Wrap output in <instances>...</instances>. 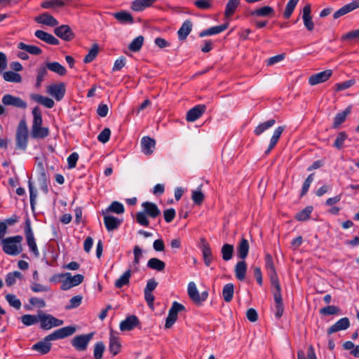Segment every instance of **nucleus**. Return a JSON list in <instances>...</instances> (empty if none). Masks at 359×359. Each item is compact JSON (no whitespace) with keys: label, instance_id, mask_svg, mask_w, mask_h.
Returning <instances> with one entry per match:
<instances>
[{"label":"nucleus","instance_id":"nucleus-1","mask_svg":"<svg viewBox=\"0 0 359 359\" xmlns=\"http://www.w3.org/2000/svg\"><path fill=\"white\" fill-rule=\"evenodd\" d=\"M33 121L30 135L35 140H43L50 134L49 128L42 126L43 118L40 108L36 106L32 109Z\"/></svg>","mask_w":359,"mask_h":359},{"label":"nucleus","instance_id":"nucleus-2","mask_svg":"<svg viewBox=\"0 0 359 359\" xmlns=\"http://www.w3.org/2000/svg\"><path fill=\"white\" fill-rule=\"evenodd\" d=\"M22 241V236L17 235L15 236L8 237L1 241V246L3 251L12 256H16L22 251L20 243Z\"/></svg>","mask_w":359,"mask_h":359},{"label":"nucleus","instance_id":"nucleus-3","mask_svg":"<svg viewBox=\"0 0 359 359\" xmlns=\"http://www.w3.org/2000/svg\"><path fill=\"white\" fill-rule=\"evenodd\" d=\"M29 133L25 119H21L18 125L15 134V149L25 151L28 144Z\"/></svg>","mask_w":359,"mask_h":359},{"label":"nucleus","instance_id":"nucleus-4","mask_svg":"<svg viewBox=\"0 0 359 359\" xmlns=\"http://www.w3.org/2000/svg\"><path fill=\"white\" fill-rule=\"evenodd\" d=\"M188 295L196 305L201 306L207 299L208 292L203 291L199 294L196 284L194 282H190L188 285Z\"/></svg>","mask_w":359,"mask_h":359},{"label":"nucleus","instance_id":"nucleus-5","mask_svg":"<svg viewBox=\"0 0 359 359\" xmlns=\"http://www.w3.org/2000/svg\"><path fill=\"white\" fill-rule=\"evenodd\" d=\"M65 279L61 280L62 285L60 289L62 290H68L73 287L80 285L84 280V276L82 274H76L74 276L71 273H65Z\"/></svg>","mask_w":359,"mask_h":359},{"label":"nucleus","instance_id":"nucleus-6","mask_svg":"<svg viewBox=\"0 0 359 359\" xmlns=\"http://www.w3.org/2000/svg\"><path fill=\"white\" fill-rule=\"evenodd\" d=\"M184 310L185 307L182 304L178 303L177 302H174L166 318L165 324V328L171 327L177 318V313Z\"/></svg>","mask_w":359,"mask_h":359},{"label":"nucleus","instance_id":"nucleus-7","mask_svg":"<svg viewBox=\"0 0 359 359\" xmlns=\"http://www.w3.org/2000/svg\"><path fill=\"white\" fill-rule=\"evenodd\" d=\"M47 92L57 101H60L63 99L65 95L66 85L63 82L50 85L48 86Z\"/></svg>","mask_w":359,"mask_h":359},{"label":"nucleus","instance_id":"nucleus-8","mask_svg":"<svg viewBox=\"0 0 359 359\" xmlns=\"http://www.w3.org/2000/svg\"><path fill=\"white\" fill-rule=\"evenodd\" d=\"M54 33L57 36L65 41H70L75 37V34L67 25H62L55 28Z\"/></svg>","mask_w":359,"mask_h":359},{"label":"nucleus","instance_id":"nucleus-9","mask_svg":"<svg viewBox=\"0 0 359 359\" xmlns=\"http://www.w3.org/2000/svg\"><path fill=\"white\" fill-rule=\"evenodd\" d=\"M2 103L6 106H13L15 107L26 109L27 102L19 97H15L10 94L5 95L1 100Z\"/></svg>","mask_w":359,"mask_h":359},{"label":"nucleus","instance_id":"nucleus-10","mask_svg":"<svg viewBox=\"0 0 359 359\" xmlns=\"http://www.w3.org/2000/svg\"><path fill=\"white\" fill-rule=\"evenodd\" d=\"M332 75L331 69H327L319 73L311 75L309 79V83L311 86H315L320 83L325 82Z\"/></svg>","mask_w":359,"mask_h":359},{"label":"nucleus","instance_id":"nucleus-11","mask_svg":"<svg viewBox=\"0 0 359 359\" xmlns=\"http://www.w3.org/2000/svg\"><path fill=\"white\" fill-rule=\"evenodd\" d=\"M57 338H43V340L38 341L35 344H34L32 347L33 351H35L40 354H46L48 353L51 348V343L50 341L55 340Z\"/></svg>","mask_w":359,"mask_h":359},{"label":"nucleus","instance_id":"nucleus-12","mask_svg":"<svg viewBox=\"0 0 359 359\" xmlns=\"http://www.w3.org/2000/svg\"><path fill=\"white\" fill-rule=\"evenodd\" d=\"M205 104H198L189 109L187 113L186 119L187 121L194 122L198 119L205 111Z\"/></svg>","mask_w":359,"mask_h":359},{"label":"nucleus","instance_id":"nucleus-13","mask_svg":"<svg viewBox=\"0 0 359 359\" xmlns=\"http://www.w3.org/2000/svg\"><path fill=\"white\" fill-rule=\"evenodd\" d=\"M102 215H104V224L108 231H113L120 226L122 220L114 216L109 215L103 210Z\"/></svg>","mask_w":359,"mask_h":359},{"label":"nucleus","instance_id":"nucleus-14","mask_svg":"<svg viewBox=\"0 0 359 359\" xmlns=\"http://www.w3.org/2000/svg\"><path fill=\"white\" fill-rule=\"evenodd\" d=\"M350 327V320L347 317L342 318L337 320L334 325L330 327L327 330V334H332L337 332L346 330Z\"/></svg>","mask_w":359,"mask_h":359},{"label":"nucleus","instance_id":"nucleus-15","mask_svg":"<svg viewBox=\"0 0 359 359\" xmlns=\"http://www.w3.org/2000/svg\"><path fill=\"white\" fill-rule=\"evenodd\" d=\"M140 324L138 318L135 315L128 316L120 323V330L121 331H130L137 327Z\"/></svg>","mask_w":359,"mask_h":359},{"label":"nucleus","instance_id":"nucleus-16","mask_svg":"<svg viewBox=\"0 0 359 359\" xmlns=\"http://www.w3.org/2000/svg\"><path fill=\"white\" fill-rule=\"evenodd\" d=\"M302 19L304 25L309 32H312L314 29V23L312 20V16L311 15V4H307L303 8Z\"/></svg>","mask_w":359,"mask_h":359},{"label":"nucleus","instance_id":"nucleus-17","mask_svg":"<svg viewBox=\"0 0 359 359\" xmlns=\"http://www.w3.org/2000/svg\"><path fill=\"white\" fill-rule=\"evenodd\" d=\"M201 251L203 259L206 266H209L214 259L212 249L205 238H201Z\"/></svg>","mask_w":359,"mask_h":359},{"label":"nucleus","instance_id":"nucleus-18","mask_svg":"<svg viewBox=\"0 0 359 359\" xmlns=\"http://www.w3.org/2000/svg\"><path fill=\"white\" fill-rule=\"evenodd\" d=\"M140 144L142 147V151L144 154L151 155L153 154L156 146V141L154 139L149 136H144L142 138Z\"/></svg>","mask_w":359,"mask_h":359},{"label":"nucleus","instance_id":"nucleus-19","mask_svg":"<svg viewBox=\"0 0 359 359\" xmlns=\"http://www.w3.org/2000/svg\"><path fill=\"white\" fill-rule=\"evenodd\" d=\"M250 245L248 241L245 238L242 237L236 246L237 257L241 259H245L248 255Z\"/></svg>","mask_w":359,"mask_h":359},{"label":"nucleus","instance_id":"nucleus-20","mask_svg":"<svg viewBox=\"0 0 359 359\" xmlns=\"http://www.w3.org/2000/svg\"><path fill=\"white\" fill-rule=\"evenodd\" d=\"M142 206L143 211L151 218L155 219L161 215V210L154 203L146 201L142 203Z\"/></svg>","mask_w":359,"mask_h":359},{"label":"nucleus","instance_id":"nucleus-21","mask_svg":"<svg viewBox=\"0 0 359 359\" xmlns=\"http://www.w3.org/2000/svg\"><path fill=\"white\" fill-rule=\"evenodd\" d=\"M34 20L37 23L43 24L50 27H55L59 24L56 18L46 12L36 17Z\"/></svg>","mask_w":359,"mask_h":359},{"label":"nucleus","instance_id":"nucleus-22","mask_svg":"<svg viewBox=\"0 0 359 359\" xmlns=\"http://www.w3.org/2000/svg\"><path fill=\"white\" fill-rule=\"evenodd\" d=\"M359 8V0H355L352 2L342 6L333 14L334 19H337L341 16Z\"/></svg>","mask_w":359,"mask_h":359},{"label":"nucleus","instance_id":"nucleus-23","mask_svg":"<svg viewBox=\"0 0 359 359\" xmlns=\"http://www.w3.org/2000/svg\"><path fill=\"white\" fill-rule=\"evenodd\" d=\"M34 35L36 38L48 44L57 46L60 43L59 40L54 36L43 30H36L34 33Z\"/></svg>","mask_w":359,"mask_h":359},{"label":"nucleus","instance_id":"nucleus-24","mask_svg":"<svg viewBox=\"0 0 359 359\" xmlns=\"http://www.w3.org/2000/svg\"><path fill=\"white\" fill-rule=\"evenodd\" d=\"M76 330V326L69 325L60 328L48 335V337H69L75 333Z\"/></svg>","mask_w":359,"mask_h":359},{"label":"nucleus","instance_id":"nucleus-25","mask_svg":"<svg viewBox=\"0 0 359 359\" xmlns=\"http://www.w3.org/2000/svg\"><path fill=\"white\" fill-rule=\"evenodd\" d=\"M285 128V126H278V128H276L271 138L269 145L264 152L265 155H268L271 152V151L275 147Z\"/></svg>","mask_w":359,"mask_h":359},{"label":"nucleus","instance_id":"nucleus-26","mask_svg":"<svg viewBox=\"0 0 359 359\" xmlns=\"http://www.w3.org/2000/svg\"><path fill=\"white\" fill-rule=\"evenodd\" d=\"M274 14V9L269 6H262L249 13V15L257 17H273Z\"/></svg>","mask_w":359,"mask_h":359},{"label":"nucleus","instance_id":"nucleus-27","mask_svg":"<svg viewBox=\"0 0 359 359\" xmlns=\"http://www.w3.org/2000/svg\"><path fill=\"white\" fill-rule=\"evenodd\" d=\"M228 27H229L228 22H226V23L220 25L211 27L207 29H204L202 32H201L199 33L198 36H199V37H204L206 36L217 34H219V33L224 32V30H226L228 28Z\"/></svg>","mask_w":359,"mask_h":359},{"label":"nucleus","instance_id":"nucleus-28","mask_svg":"<svg viewBox=\"0 0 359 359\" xmlns=\"http://www.w3.org/2000/svg\"><path fill=\"white\" fill-rule=\"evenodd\" d=\"M351 112V106H348L343 111L337 114L334 118L332 128L337 129L345 121L348 115Z\"/></svg>","mask_w":359,"mask_h":359},{"label":"nucleus","instance_id":"nucleus-29","mask_svg":"<svg viewBox=\"0 0 359 359\" xmlns=\"http://www.w3.org/2000/svg\"><path fill=\"white\" fill-rule=\"evenodd\" d=\"M192 22L190 20H185L177 32L180 41H184L187 39L192 29Z\"/></svg>","mask_w":359,"mask_h":359},{"label":"nucleus","instance_id":"nucleus-30","mask_svg":"<svg viewBox=\"0 0 359 359\" xmlns=\"http://www.w3.org/2000/svg\"><path fill=\"white\" fill-rule=\"evenodd\" d=\"M25 236L26 237L27 245L29 247L36 244L34 233L31 226V222L29 217H27L25 222Z\"/></svg>","mask_w":359,"mask_h":359},{"label":"nucleus","instance_id":"nucleus-31","mask_svg":"<svg viewBox=\"0 0 359 359\" xmlns=\"http://www.w3.org/2000/svg\"><path fill=\"white\" fill-rule=\"evenodd\" d=\"M157 0H135L133 1L131 8L134 11H142L146 8L151 6Z\"/></svg>","mask_w":359,"mask_h":359},{"label":"nucleus","instance_id":"nucleus-32","mask_svg":"<svg viewBox=\"0 0 359 359\" xmlns=\"http://www.w3.org/2000/svg\"><path fill=\"white\" fill-rule=\"evenodd\" d=\"M247 271V264L245 259L238 262L235 266V276L239 280H243L245 278Z\"/></svg>","mask_w":359,"mask_h":359},{"label":"nucleus","instance_id":"nucleus-33","mask_svg":"<svg viewBox=\"0 0 359 359\" xmlns=\"http://www.w3.org/2000/svg\"><path fill=\"white\" fill-rule=\"evenodd\" d=\"M114 17L122 24H133L134 22V19L132 15L126 11H121L114 13Z\"/></svg>","mask_w":359,"mask_h":359},{"label":"nucleus","instance_id":"nucleus-34","mask_svg":"<svg viewBox=\"0 0 359 359\" xmlns=\"http://www.w3.org/2000/svg\"><path fill=\"white\" fill-rule=\"evenodd\" d=\"M92 338H73L72 345L79 351H86L90 340Z\"/></svg>","mask_w":359,"mask_h":359},{"label":"nucleus","instance_id":"nucleus-35","mask_svg":"<svg viewBox=\"0 0 359 359\" xmlns=\"http://www.w3.org/2000/svg\"><path fill=\"white\" fill-rule=\"evenodd\" d=\"M31 97L35 102L40 103L45 106L47 108H53L54 107L55 102L54 101L48 97H44L43 95L39 94H32Z\"/></svg>","mask_w":359,"mask_h":359},{"label":"nucleus","instance_id":"nucleus-36","mask_svg":"<svg viewBox=\"0 0 359 359\" xmlns=\"http://www.w3.org/2000/svg\"><path fill=\"white\" fill-rule=\"evenodd\" d=\"M240 4V0H229L225 8L224 16L231 18Z\"/></svg>","mask_w":359,"mask_h":359},{"label":"nucleus","instance_id":"nucleus-37","mask_svg":"<svg viewBox=\"0 0 359 359\" xmlns=\"http://www.w3.org/2000/svg\"><path fill=\"white\" fill-rule=\"evenodd\" d=\"M46 67L50 71L55 72L60 76H65L67 74V69L65 67L57 62H46Z\"/></svg>","mask_w":359,"mask_h":359},{"label":"nucleus","instance_id":"nucleus-38","mask_svg":"<svg viewBox=\"0 0 359 359\" xmlns=\"http://www.w3.org/2000/svg\"><path fill=\"white\" fill-rule=\"evenodd\" d=\"M53 316L50 314L41 313L39 314V322L41 323V327L43 330H49L54 327L52 320Z\"/></svg>","mask_w":359,"mask_h":359},{"label":"nucleus","instance_id":"nucleus-39","mask_svg":"<svg viewBox=\"0 0 359 359\" xmlns=\"http://www.w3.org/2000/svg\"><path fill=\"white\" fill-rule=\"evenodd\" d=\"M320 315L323 316H338L341 314V309L337 306H327L321 308L319 311Z\"/></svg>","mask_w":359,"mask_h":359},{"label":"nucleus","instance_id":"nucleus-40","mask_svg":"<svg viewBox=\"0 0 359 359\" xmlns=\"http://www.w3.org/2000/svg\"><path fill=\"white\" fill-rule=\"evenodd\" d=\"M234 252L233 245L226 243L223 245L221 249L222 257L224 261H229L232 259Z\"/></svg>","mask_w":359,"mask_h":359},{"label":"nucleus","instance_id":"nucleus-41","mask_svg":"<svg viewBox=\"0 0 359 359\" xmlns=\"http://www.w3.org/2000/svg\"><path fill=\"white\" fill-rule=\"evenodd\" d=\"M276 123V120L272 118L267 121L259 124L254 130V133L257 136L262 135L265 130L272 127Z\"/></svg>","mask_w":359,"mask_h":359},{"label":"nucleus","instance_id":"nucleus-42","mask_svg":"<svg viewBox=\"0 0 359 359\" xmlns=\"http://www.w3.org/2000/svg\"><path fill=\"white\" fill-rule=\"evenodd\" d=\"M18 48L34 55H39L42 53V50L40 48L33 45H27L23 42L19 43L18 44Z\"/></svg>","mask_w":359,"mask_h":359},{"label":"nucleus","instance_id":"nucleus-43","mask_svg":"<svg viewBox=\"0 0 359 359\" xmlns=\"http://www.w3.org/2000/svg\"><path fill=\"white\" fill-rule=\"evenodd\" d=\"M147 266L151 269L158 271H162L165 269V264L163 261L158 258H151L147 262Z\"/></svg>","mask_w":359,"mask_h":359},{"label":"nucleus","instance_id":"nucleus-44","mask_svg":"<svg viewBox=\"0 0 359 359\" xmlns=\"http://www.w3.org/2000/svg\"><path fill=\"white\" fill-rule=\"evenodd\" d=\"M234 285L233 283L226 284L222 290V296L226 302H230L233 297Z\"/></svg>","mask_w":359,"mask_h":359},{"label":"nucleus","instance_id":"nucleus-45","mask_svg":"<svg viewBox=\"0 0 359 359\" xmlns=\"http://www.w3.org/2000/svg\"><path fill=\"white\" fill-rule=\"evenodd\" d=\"M313 210V206L309 205L306 206L304 210L297 212L294 217V218L297 221L304 222L306 221L310 218L311 213Z\"/></svg>","mask_w":359,"mask_h":359},{"label":"nucleus","instance_id":"nucleus-46","mask_svg":"<svg viewBox=\"0 0 359 359\" xmlns=\"http://www.w3.org/2000/svg\"><path fill=\"white\" fill-rule=\"evenodd\" d=\"M3 78L6 81L13 83H21L22 77L18 73L13 71L5 72L3 74Z\"/></svg>","mask_w":359,"mask_h":359},{"label":"nucleus","instance_id":"nucleus-47","mask_svg":"<svg viewBox=\"0 0 359 359\" xmlns=\"http://www.w3.org/2000/svg\"><path fill=\"white\" fill-rule=\"evenodd\" d=\"M130 276L131 270L128 269L118 279L116 280L115 287L116 288H121L123 285H128Z\"/></svg>","mask_w":359,"mask_h":359},{"label":"nucleus","instance_id":"nucleus-48","mask_svg":"<svg viewBox=\"0 0 359 359\" xmlns=\"http://www.w3.org/2000/svg\"><path fill=\"white\" fill-rule=\"evenodd\" d=\"M125 211L124 206L122 203L118 201H113L109 207L105 210L106 214L109 212L116 214H123Z\"/></svg>","mask_w":359,"mask_h":359},{"label":"nucleus","instance_id":"nucleus-49","mask_svg":"<svg viewBox=\"0 0 359 359\" xmlns=\"http://www.w3.org/2000/svg\"><path fill=\"white\" fill-rule=\"evenodd\" d=\"M144 43V36L140 35L132 41L128 46V49L132 52L139 51Z\"/></svg>","mask_w":359,"mask_h":359},{"label":"nucleus","instance_id":"nucleus-50","mask_svg":"<svg viewBox=\"0 0 359 359\" xmlns=\"http://www.w3.org/2000/svg\"><path fill=\"white\" fill-rule=\"evenodd\" d=\"M99 53V46L94 43L90 49L88 53L84 57L83 62L90 63L95 60Z\"/></svg>","mask_w":359,"mask_h":359},{"label":"nucleus","instance_id":"nucleus-51","mask_svg":"<svg viewBox=\"0 0 359 359\" xmlns=\"http://www.w3.org/2000/svg\"><path fill=\"white\" fill-rule=\"evenodd\" d=\"M38 181L39 183L40 188L43 191V192L46 194H48V177L46 172H39L38 176Z\"/></svg>","mask_w":359,"mask_h":359},{"label":"nucleus","instance_id":"nucleus-52","mask_svg":"<svg viewBox=\"0 0 359 359\" xmlns=\"http://www.w3.org/2000/svg\"><path fill=\"white\" fill-rule=\"evenodd\" d=\"M65 3L62 0L44 1L41 4V7L44 9H50L55 7H63Z\"/></svg>","mask_w":359,"mask_h":359},{"label":"nucleus","instance_id":"nucleus-53","mask_svg":"<svg viewBox=\"0 0 359 359\" xmlns=\"http://www.w3.org/2000/svg\"><path fill=\"white\" fill-rule=\"evenodd\" d=\"M46 65L45 66H41L37 70V76L35 86L39 88L41 83L43 81L46 76L48 74Z\"/></svg>","mask_w":359,"mask_h":359},{"label":"nucleus","instance_id":"nucleus-54","mask_svg":"<svg viewBox=\"0 0 359 359\" xmlns=\"http://www.w3.org/2000/svg\"><path fill=\"white\" fill-rule=\"evenodd\" d=\"M121 348V344L118 340V338H110L109 341V351L114 355H117Z\"/></svg>","mask_w":359,"mask_h":359},{"label":"nucleus","instance_id":"nucleus-55","mask_svg":"<svg viewBox=\"0 0 359 359\" xmlns=\"http://www.w3.org/2000/svg\"><path fill=\"white\" fill-rule=\"evenodd\" d=\"M21 320L24 325L27 326L32 325L39 322V315L25 314L21 317Z\"/></svg>","mask_w":359,"mask_h":359},{"label":"nucleus","instance_id":"nucleus-56","mask_svg":"<svg viewBox=\"0 0 359 359\" xmlns=\"http://www.w3.org/2000/svg\"><path fill=\"white\" fill-rule=\"evenodd\" d=\"M299 1V0H290L287 2L283 13L285 18L288 19L290 18Z\"/></svg>","mask_w":359,"mask_h":359},{"label":"nucleus","instance_id":"nucleus-57","mask_svg":"<svg viewBox=\"0 0 359 359\" xmlns=\"http://www.w3.org/2000/svg\"><path fill=\"white\" fill-rule=\"evenodd\" d=\"M28 187L29 191L30 205L32 208L34 210L37 197V191L34 189L32 182L30 179L28 181Z\"/></svg>","mask_w":359,"mask_h":359},{"label":"nucleus","instance_id":"nucleus-58","mask_svg":"<svg viewBox=\"0 0 359 359\" xmlns=\"http://www.w3.org/2000/svg\"><path fill=\"white\" fill-rule=\"evenodd\" d=\"M5 298L11 306L18 310L20 309L22 305L21 302L15 294H8L6 295Z\"/></svg>","mask_w":359,"mask_h":359},{"label":"nucleus","instance_id":"nucleus-59","mask_svg":"<svg viewBox=\"0 0 359 359\" xmlns=\"http://www.w3.org/2000/svg\"><path fill=\"white\" fill-rule=\"evenodd\" d=\"M136 222L141 226H149V221L147 214L144 212H137L135 215Z\"/></svg>","mask_w":359,"mask_h":359},{"label":"nucleus","instance_id":"nucleus-60","mask_svg":"<svg viewBox=\"0 0 359 359\" xmlns=\"http://www.w3.org/2000/svg\"><path fill=\"white\" fill-rule=\"evenodd\" d=\"M347 135L345 132H340L338 133L337 138L334 142L333 147L337 149H341L343 146L344 141L347 139Z\"/></svg>","mask_w":359,"mask_h":359},{"label":"nucleus","instance_id":"nucleus-61","mask_svg":"<svg viewBox=\"0 0 359 359\" xmlns=\"http://www.w3.org/2000/svg\"><path fill=\"white\" fill-rule=\"evenodd\" d=\"M314 173L310 174L303 183L300 197H302L306 194L310 187L311 184L313 181Z\"/></svg>","mask_w":359,"mask_h":359},{"label":"nucleus","instance_id":"nucleus-62","mask_svg":"<svg viewBox=\"0 0 359 359\" xmlns=\"http://www.w3.org/2000/svg\"><path fill=\"white\" fill-rule=\"evenodd\" d=\"M105 346L103 342H97L94 348V358L95 359H102Z\"/></svg>","mask_w":359,"mask_h":359},{"label":"nucleus","instance_id":"nucleus-63","mask_svg":"<svg viewBox=\"0 0 359 359\" xmlns=\"http://www.w3.org/2000/svg\"><path fill=\"white\" fill-rule=\"evenodd\" d=\"M355 83V79H350L345 81L341 83H338L335 85V90L337 91H341L351 88Z\"/></svg>","mask_w":359,"mask_h":359},{"label":"nucleus","instance_id":"nucleus-64","mask_svg":"<svg viewBox=\"0 0 359 359\" xmlns=\"http://www.w3.org/2000/svg\"><path fill=\"white\" fill-rule=\"evenodd\" d=\"M191 198L195 204L201 205L205 199V196L201 191L196 190L192 191Z\"/></svg>","mask_w":359,"mask_h":359}]
</instances>
